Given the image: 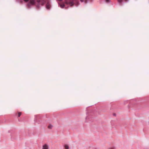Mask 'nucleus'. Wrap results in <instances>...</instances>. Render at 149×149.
I'll return each instance as SVG.
<instances>
[{
  "mask_svg": "<svg viewBox=\"0 0 149 149\" xmlns=\"http://www.w3.org/2000/svg\"><path fill=\"white\" fill-rule=\"evenodd\" d=\"M37 2L38 3H40L41 6H43L45 3V0H30L28 4V6L29 7L31 5H34Z\"/></svg>",
  "mask_w": 149,
  "mask_h": 149,
  "instance_id": "nucleus-1",
  "label": "nucleus"
},
{
  "mask_svg": "<svg viewBox=\"0 0 149 149\" xmlns=\"http://www.w3.org/2000/svg\"><path fill=\"white\" fill-rule=\"evenodd\" d=\"M65 3L67 4H70L71 7L73 6L74 4V2L73 0H65Z\"/></svg>",
  "mask_w": 149,
  "mask_h": 149,
  "instance_id": "nucleus-2",
  "label": "nucleus"
},
{
  "mask_svg": "<svg viewBox=\"0 0 149 149\" xmlns=\"http://www.w3.org/2000/svg\"><path fill=\"white\" fill-rule=\"evenodd\" d=\"M51 7L50 4L49 2H47L46 6V8L47 9H49Z\"/></svg>",
  "mask_w": 149,
  "mask_h": 149,
  "instance_id": "nucleus-3",
  "label": "nucleus"
},
{
  "mask_svg": "<svg viewBox=\"0 0 149 149\" xmlns=\"http://www.w3.org/2000/svg\"><path fill=\"white\" fill-rule=\"evenodd\" d=\"M48 148V146L46 144H45L43 146V149H47Z\"/></svg>",
  "mask_w": 149,
  "mask_h": 149,
  "instance_id": "nucleus-4",
  "label": "nucleus"
},
{
  "mask_svg": "<svg viewBox=\"0 0 149 149\" xmlns=\"http://www.w3.org/2000/svg\"><path fill=\"white\" fill-rule=\"evenodd\" d=\"M60 7L62 8H63L65 6V5L64 4H61L60 5Z\"/></svg>",
  "mask_w": 149,
  "mask_h": 149,
  "instance_id": "nucleus-5",
  "label": "nucleus"
},
{
  "mask_svg": "<svg viewBox=\"0 0 149 149\" xmlns=\"http://www.w3.org/2000/svg\"><path fill=\"white\" fill-rule=\"evenodd\" d=\"M65 148L66 149H69V146L68 145H65Z\"/></svg>",
  "mask_w": 149,
  "mask_h": 149,
  "instance_id": "nucleus-6",
  "label": "nucleus"
},
{
  "mask_svg": "<svg viewBox=\"0 0 149 149\" xmlns=\"http://www.w3.org/2000/svg\"><path fill=\"white\" fill-rule=\"evenodd\" d=\"M80 1L81 2H84L85 3H86L87 2V0H80Z\"/></svg>",
  "mask_w": 149,
  "mask_h": 149,
  "instance_id": "nucleus-7",
  "label": "nucleus"
},
{
  "mask_svg": "<svg viewBox=\"0 0 149 149\" xmlns=\"http://www.w3.org/2000/svg\"><path fill=\"white\" fill-rule=\"evenodd\" d=\"M52 127V125H49L48 126V128L49 129H51Z\"/></svg>",
  "mask_w": 149,
  "mask_h": 149,
  "instance_id": "nucleus-8",
  "label": "nucleus"
},
{
  "mask_svg": "<svg viewBox=\"0 0 149 149\" xmlns=\"http://www.w3.org/2000/svg\"><path fill=\"white\" fill-rule=\"evenodd\" d=\"M22 114L21 112H19L18 113V117H19Z\"/></svg>",
  "mask_w": 149,
  "mask_h": 149,
  "instance_id": "nucleus-9",
  "label": "nucleus"
},
{
  "mask_svg": "<svg viewBox=\"0 0 149 149\" xmlns=\"http://www.w3.org/2000/svg\"><path fill=\"white\" fill-rule=\"evenodd\" d=\"M105 1H106L107 3L109 2H110V0H105Z\"/></svg>",
  "mask_w": 149,
  "mask_h": 149,
  "instance_id": "nucleus-10",
  "label": "nucleus"
},
{
  "mask_svg": "<svg viewBox=\"0 0 149 149\" xmlns=\"http://www.w3.org/2000/svg\"><path fill=\"white\" fill-rule=\"evenodd\" d=\"M24 1L26 2H28L29 1V0H24Z\"/></svg>",
  "mask_w": 149,
  "mask_h": 149,
  "instance_id": "nucleus-11",
  "label": "nucleus"
},
{
  "mask_svg": "<svg viewBox=\"0 0 149 149\" xmlns=\"http://www.w3.org/2000/svg\"><path fill=\"white\" fill-rule=\"evenodd\" d=\"M79 2L78 1H77V3L76 4V6L78 5V4H79Z\"/></svg>",
  "mask_w": 149,
  "mask_h": 149,
  "instance_id": "nucleus-12",
  "label": "nucleus"
},
{
  "mask_svg": "<svg viewBox=\"0 0 149 149\" xmlns=\"http://www.w3.org/2000/svg\"><path fill=\"white\" fill-rule=\"evenodd\" d=\"M113 115L114 116H116V114H115V113H114V114H113Z\"/></svg>",
  "mask_w": 149,
  "mask_h": 149,
  "instance_id": "nucleus-13",
  "label": "nucleus"
}]
</instances>
